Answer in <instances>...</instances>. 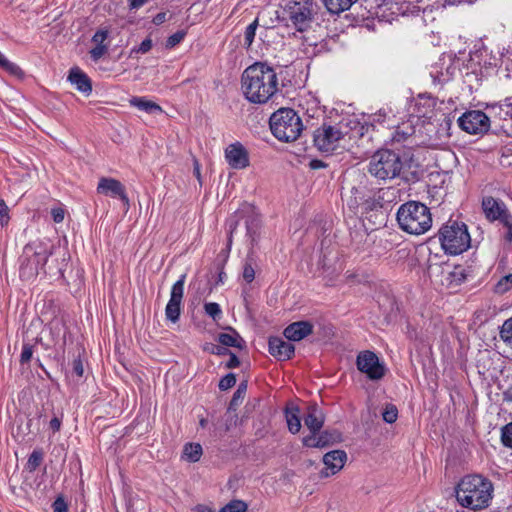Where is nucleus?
<instances>
[{"mask_svg": "<svg viewBox=\"0 0 512 512\" xmlns=\"http://www.w3.org/2000/svg\"><path fill=\"white\" fill-rule=\"evenodd\" d=\"M218 341L226 347H235L238 349H244L246 347L243 338L233 329L228 333L219 334Z\"/></svg>", "mask_w": 512, "mask_h": 512, "instance_id": "25", "label": "nucleus"}, {"mask_svg": "<svg viewBox=\"0 0 512 512\" xmlns=\"http://www.w3.org/2000/svg\"><path fill=\"white\" fill-rule=\"evenodd\" d=\"M397 221L403 231L412 235H422L432 226L429 208L417 201L402 204L397 211Z\"/></svg>", "mask_w": 512, "mask_h": 512, "instance_id": "3", "label": "nucleus"}, {"mask_svg": "<svg viewBox=\"0 0 512 512\" xmlns=\"http://www.w3.org/2000/svg\"><path fill=\"white\" fill-rule=\"evenodd\" d=\"M403 168L401 157L394 151L382 149L376 151L369 162V172L380 180H391L399 176Z\"/></svg>", "mask_w": 512, "mask_h": 512, "instance_id": "6", "label": "nucleus"}, {"mask_svg": "<svg viewBox=\"0 0 512 512\" xmlns=\"http://www.w3.org/2000/svg\"><path fill=\"white\" fill-rule=\"evenodd\" d=\"M498 388L502 390L503 400L507 403H512V383L509 384L506 388L499 383Z\"/></svg>", "mask_w": 512, "mask_h": 512, "instance_id": "50", "label": "nucleus"}, {"mask_svg": "<svg viewBox=\"0 0 512 512\" xmlns=\"http://www.w3.org/2000/svg\"><path fill=\"white\" fill-rule=\"evenodd\" d=\"M503 282H505V283H510V284H511V286H512V273H511V274H509V275H507V276H505V277H504V278L499 282V285H502V284H503Z\"/></svg>", "mask_w": 512, "mask_h": 512, "instance_id": "63", "label": "nucleus"}, {"mask_svg": "<svg viewBox=\"0 0 512 512\" xmlns=\"http://www.w3.org/2000/svg\"><path fill=\"white\" fill-rule=\"evenodd\" d=\"M501 441L504 446L512 448V422L502 428Z\"/></svg>", "mask_w": 512, "mask_h": 512, "instance_id": "39", "label": "nucleus"}, {"mask_svg": "<svg viewBox=\"0 0 512 512\" xmlns=\"http://www.w3.org/2000/svg\"><path fill=\"white\" fill-rule=\"evenodd\" d=\"M289 20L298 31H304L311 19V10L308 3L294 2L288 4Z\"/></svg>", "mask_w": 512, "mask_h": 512, "instance_id": "13", "label": "nucleus"}, {"mask_svg": "<svg viewBox=\"0 0 512 512\" xmlns=\"http://www.w3.org/2000/svg\"><path fill=\"white\" fill-rule=\"evenodd\" d=\"M439 241L445 253L459 255L471 245V237L464 223L449 221L438 233Z\"/></svg>", "mask_w": 512, "mask_h": 512, "instance_id": "5", "label": "nucleus"}, {"mask_svg": "<svg viewBox=\"0 0 512 512\" xmlns=\"http://www.w3.org/2000/svg\"><path fill=\"white\" fill-rule=\"evenodd\" d=\"M129 104L132 107L137 108L140 111L146 112L148 114H161L163 113V109L160 105H158L156 102L149 100L146 97H132L129 100Z\"/></svg>", "mask_w": 512, "mask_h": 512, "instance_id": "23", "label": "nucleus"}, {"mask_svg": "<svg viewBox=\"0 0 512 512\" xmlns=\"http://www.w3.org/2000/svg\"><path fill=\"white\" fill-rule=\"evenodd\" d=\"M241 91L252 104H265L279 92V80L273 67L263 62L248 66L241 76Z\"/></svg>", "mask_w": 512, "mask_h": 512, "instance_id": "1", "label": "nucleus"}, {"mask_svg": "<svg viewBox=\"0 0 512 512\" xmlns=\"http://www.w3.org/2000/svg\"><path fill=\"white\" fill-rule=\"evenodd\" d=\"M183 455L189 462H197L202 455V447L198 443H188L184 446Z\"/></svg>", "mask_w": 512, "mask_h": 512, "instance_id": "30", "label": "nucleus"}, {"mask_svg": "<svg viewBox=\"0 0 512 512\" xmlns=\"http://www.w3.org/2000/svg\"><path fill=\"white\" fill-rule=\"evenodd\" d=\"M450 4L472 3L474 0H447Z\"/></svg>", "mask_w": 512, "mask_h": 512, "instance_id": "64", "label": "nucleus"}, {"mask_svg": "<svg viewBox=\"0 0 512 512\" xmlns=\"http://www.w3.org/2000/svg\"><path fill=\"white\" fill-rule=\"evenodd\" d=\"M357 0H324L327 9L334 14L348 10Z\"/></svg>", "mask_w": 512, "mask_h": 512, "instance_id": "28", "label": "nucleus"}, {"mask_svg": "<svg viewBox=\"0 0 512 512\" xmlns=\"http://www.w3.org/2000/svg\"><path fill=\"white\" fill-rule=\"evenodd\" d=\"M247 505L241 500H232L226 504L219 512H245Z\"/></svg>", "mask_w": 512, "mask_h": 512, "instance_id": "35", "label": "nucleus"}, {"mask_svg": "<svg viewBox=\"0 0 512 512\" xmlns=\"http://www.w3.org/2000/svg\"><path fill=\"white\" fill-rule=\"evenodd\" d=\"M53 512H68L67 504L62 497H58L54 501Z\"/></svg>", "mask_w": 512, "mask_h": 512, "instance_id": "51", "label": "nucleus"}, {"mask_svg": "<svg viewBox=\"0 0 512 512\" xmlns=\"http://www.w3.org/2000/svg\"><path fill=\"white\" fill-rule=\"evenodd\" d=\"M312 328L308 321H298L288 325L283 334L290 341H300L312 333Z\"/></svg>", "mask_w": 512, "mask_h": 512, "instance_id": "19", "label": "nucleus"}, {"mask_svg": "<svg viewBox=\"0 0 512 512\" xmlns=\"http://www.w3.org/2000/svg\"><path fill=\"white\" fill-rule=\"evenodd\" d=\"M33 355V347L30 344H24L20 355V362L22 364L28 363Z\"/></svg>", "mask_w": 512, "mask_h": 512, "instance_id": "46", "label": "nucleus"}, {"mask_svg": "<svg viewBox=\"0 0 512 512\" xmlns=\"http://www.w3.org/2000/svg\"><path fill=\"white\" fill-rule=\"evenodd\" d=\"M246 225V235L251 241V243H255L259 236L260 230V220L257 216L251 215L245 220Z\"/></svg>", "mask_w": 512, "mask_h": 512, "instance_id": "27", "label": "nucleus"}, {"mask_svg": "<svg viewBox=\"0 0 512 512\" xmlns=\"http://www.w3.org/2000/svg\"><path fill=\"white\" fill-rule=\"evenodd\" d=\"M73 372L78 376L82 377L84 373V367L81 359H75L73 361Z\"/></svg>", "mask_w": 512, "mask_h": 512, "instance_id": "53", "label": "nucleus"}, {"mask_svg": "<svg viewBox=\"0 0 512 512\" xmlns=\"http://www.w3.org/2000/svg\"><path fill=\"white\" fill-rule=\"evenodd\" d=\"M437 271L441 272L440 282L447 288H454L462 284L467 277L466 270L464 267L458 265L451 268L450 266L430 265L429 274L430 276L435 275Z\"/></svg>", "mask_w": 512, "mask_h": 512, "instance_id": "11", "label": "nucleus"}, {"mask_svg": "<svg viewBox=\"0 0 512 512\" xmlns=\"http://www.w3.org/2000/svg\"><path fill=\"white\" fill-rule=\"evenodd\" d=\"M184 38V33L183 32H177L173 35H171L168 40H167V45L168 46H175L176 44L180 43Z\"/></svg>", "mask_w": 512, "mask_h": 512, "instance_id": "52", "label": "nucleus"}, {"mask_svg": "<svg viewBox=\"0 0 512 512\" xmlns=\"http://www.w3.org/2000/svg\"><path fill=\"white\" fill-rule=\"evenodd\" d=\"M213 352L218 355L229 354V351L226 348H222V347H216V351H213Z\"/></svg>", "mask_w": 512, "mask_h": 512, "instance_id": "61", "label": "nucleus"}, {"mask_svg": "<svg viewBox=\"0 0 512 512\" xmlns=\"http://www.w3.org/2000/svg\"><path fill=\"white\" fill-rule=\"evenodd\" d=\"M257 26H258V21L257 20H254L252 23H250L246 29H245V33H244V44L247 46V47H250L254 41V38H255V34H256V29H257Z\"/></svg>", "mask_w": 512, "mask_h": 512, "instance_id": "36", "label": "nucleus"}, {"mask_svg": "<svg viewBox=\"0 0 512 512\" xmlns=\"http://www.w3.org/2000/svg\"><path fill=\"white\" fill-rule=\"evenodd\" d=\"M332 440V436L328 432H311L310 435L305 436L302 440L303 445L311 448H323Z\"/></svg>", "mask_w": 512, "mask_h": 512, "instance_id": "24", "label": "nucleus"}, {"mask_svg": "<svg viewBox=\"0 0 512 512\" xmlns=\"http://www.w3.org/2000/svg\"><path fill=\"white\" fill-rule=\"evenodd\" d=\"M347 454L343 450H333L323 456L325 468L321 471L322 477H330L337 474L344 467Z\"/></svg>", "mask_w": 512, "mask_h": 512, "instance_id": "15", "label": "nucleus"}, {"mask_svg": "<svg viewBox=\"0 0 512 512\" xmlns=\"http://www.w3.org/2000/svg\"><path fill=\"white\" fill-rule=\"evenodd\" d=\"M418 117H431L434 108V101L430 97H421L415 104Z\"/></svg>", "mask_w": 512, "mask_h": 512, "instance_id": "29", "label": "nucleus"}, {"mask_svg": "<svg viewBox=\"0 0 512 512\" xmlns=\"http://www.w3.org/2000/svg\"><path fill=\"white\" fill-rule=\"evenodd\" d=\"M49 426L54 432L59 431L61 428V419H59L58 417L52 418L49 423Z\"/></svg>", "mask_w": 512, "mask_h": 512, "instance_id": "55", "label": "nucleus"}, {"mask_svg": "<svg viewBox=\"0 0 512 512\" xmlns=\"http://www.w3.org/2000/svg\"><path fill=\"white\" fill-rule=\"evenodd\" d=\"M69 82L76 87L78 91L89 95L92 91V84L89 77L78 67L72 68L68 75Z\"/></svg>", "mask_w": 512, "mask_h": 512, "instance_id": "21", "label": "nucleus"}, {"mask_svg": "<svg viewBox=\"0 0 512 512\" xmlns=\"http://www.w3.org/2000/svg\"><path fill=\"white\" fill-rule=\"evenodd\" d=\"M225 159L233 169H244L249 165L248 153L239 142L230 144L225 149Z\"/></svg>", "mask_w": 512, "mask_h": 512, "instance_id": "16", "label": "nucleus"}, {"mask_svg": "<svg viewBox=\"0 0 512 512\" xmlns=\"http://www.w3.org/2000/svg\"><path fill=\"white\" fill-rule=\"evenodd\" d=\"M311 167L314 168V169H317V168L324 167V164L321 161H319V160H313L311 162Z\"/></svg>", "mask_w": 512, "mask_h": 512, "instance_id": "62", "label": "nucleus"}, {"mask_svg": "<svg viewBox=\"0 0 512 512\" xmlns=\"http://www.w3.org/2000/svg\"><path fill=\"white\" fill-rule=\"evenodd\" d=\"M493 493V483L481 474L465 475L455 486L457 503L473 511L488 508L492 502Z\"/></svg>", "mask_w": 512, "mask_h": 512, "instance_id": "2", "label": "nucleus"}, {"mask_svg": "<svg viewBox=\"0 0 512 512\" xmlns=\"http://www.w3.org/2000/svg\"><path fill=\"white\" fill-rule=\"evenodd\" d=\"M108 37V30L101 29L98 30L92 37V42L95 44V46L99 45H105L104 42Z\"/></svg>", "mask_w": 512, "mask_h": 512, "instance_id": "45", "label": "nucleus"}, {"mask_svg": "<svg viewBox=\"0 0 512 512\" xmlns=\"http://www.w3.org/2000/svg\"><path fill=\"white\" fill-rule=\"evenodd\" d=\"M51 215L55 223H61L65 218V210L61 207H55L51 210Z\"/></svg>", "mask_w": 512, "mask_h": 512, "instance_id": "49", "label": "nucleus"}, {"mask_svg": "<svg viewBox=\"0 0 512 512\" xmlns=\"http://www.w3.org/2000/svg\"><path fill=\"white\" fill-rule=\"evenodd\" d=\"M459 127L469 134L485 133L490 128L489 117L480 110L467 111L458 118Z\"/></svg>", "mask_w": 512, "mask_h": 512, "instance_id": "9", "label": "nucleus"}, {"mask_svg": "<svg viewBox=\"0 0 512 512\" xmlns=\"http://www.w3.org/2000/svg\"><path fill=\"white\" fill-rule=\"evenodd\" d=\"M492 109H498L499 114L504 118L512 119V97H507L502 103L493 105Z\"/></svg>", "mask_w": 512, "mask_h": 512, "instance_id": "34", "label": "nucleus"}, {"mask_svg": "<svg viewBox=\"0 0 512 512\" xmlns=\"http://www.w3.org/2000/svg\"><path fill=\"white\" fill-rule=\"evenodd\" d=\"M228 355L230 356V358L226 364V367L229 369L238 367L240 365L238 357L232 352H229Z\"/></svg>", "mask_w": 512, "mask_h": 512, "instance_id": "54", "label": "nucleus"}, {"mask_svg": "<svg viewBox=\"0 0 512 512\" xmlns=\"http://www.w3.org/2000/svg\"><path fill=\"white\" fill-rule=\"evenodd\" d=\"M482 207L486 217L491 221H501L504 216L509 215L505 206L492 197L484 198L482 201Z\"/></svg>", "mask_w": 512, "mask_h": 512, "instance_id": "20", "label": "nucleus"}, {"mask_svg": "<svg viewBox=\"0 0 512 512\" xmlns=\"http://www.w3.org/2000/svg\"><path fill=\"white\" fill-rule=\"evenodd\" d=\"M152 48V41L151 39L147 38L143 40L139 46L133 47L130 51V56H132L134 53H141L145 54Z\"/></svg>", "mask_w": 512, "mask_h": 512, "instance_id": "43", "label": "nucleus"}, {"mask_svg": "<svg viewBox=\"0 0 512 512\" xmlns=\"http://www.w3.org/2000/svg\"><path fill=\"white\" fill-rule=\"evenodd\" d=\"M10 220L9 208L3 199H0V225L5 227Z\"/></svg>", "mask_w": 512, "mask_h": 512, "instance_id": "41", "label": "nucleus"}, {"mask_svg": "<svg viewBox=\"0 0 512 512\" xmlns=\"http://www.w3.org/2000/svg\"><path fill=\"white\" fill-rule=\"evenodd\" d=\"M97 192L111 197H119L126 204L129 202L124 186L114 178H101L98 182Z\"/></svg>", "mask_w": 512, "mask_h": 512, "instance_id": "17", "label": "nucleus"}, {"mask_svg": "<svg viewBox=\"0 0 512 512\" xmlns=\"http://www.w3.org/2000/svg\"><path fill=\"white\" fill-rule=\"evenodd\" d=\"M245 389H246L245 385H240L238 387L237 391L234 393V396H233V399L231 402L232 404L236 403L237 400L242 397V394L245 392Z\"/></svg>", "mask_w": 512, "mask_h": 512, "instance_id": "56", "label": "nucleus"}, {"mask_svg": "<svg viewBox=\"0 0 512 512\" xmlns=\"http://www.w3.org/2000/svg\"><path fill=\"white\" fill-rule=\"evenodd\" d=\"M43 455L40 451H33L28 458L27 466L30 471L36 470V468L40 465L42 461Z\"/></svg>", "mask_w": 512, "mask_h": 512, "instance_id": "40", "label": "nucleus"}, {"mask_svg": "<svg viewBox=\"0 0 512 512\" xmlns=\"http://www.w3.org/2000/svg\"><path fill=\"white\" fill-rule=\"evenodd\" d=\"M107 51H108L107 45L95 46L94 48H92L90 50V56L95 62H97L107 53Z\"/></svg>", "mask_w": 512, "mask_h": 512, "instance_id": "44", "label": "nucleus"}, {"mask_svg": "<svg viewBox=\"0 0 512 512\" xmlns=\"http://www.w3.org/2000/svg\"><path fill=\"white\" fill-rule=\"evenodd\" d=\"M243 278L247 283H251L255 278V271L252 265L246 263L243 268Z\"/></svg>", "mask_w": 512, "mask_h": 512, "instance_id": "48", "label": "nucleus"}, {"mask_svg": "<svg viewBox=\"0 0 512 512\" xmlns=\"http://www.w3.org/2000/svg\"><path fill=\"white\" fill-rule=\"evenodd\" d=\"M236 384V376L233 373L225 375L219 382L221 390H227Z\"/></svg>", "mask_w": 512, "mask_h": 512, "instance_id": "42", "label": "nucleus"}, {"mask_svg": "<svg viewBox=\"0 0 512 512\" xmlns=\"http://www.w3.org/2000/svg\"><path fill=\"white\" fill-rule=\"evenodd\" d=\"M512 61V46H509L506 53L502 54V63Z\"/></svg>", "mask_w": 512, "mask_h": 512, "instance_id": "58", "label": "nucleus"}, {"mask_svg": "<svg viewBox=\"0 0 512 512\" xmlns=\"http://www.w3.org/2000/svg\"><path fill=\"white\" fill-rule=\"evenodd\" d=\"M50 249L41 242H33L24 247L20 264V276L30 280L43 270L49 256Z\"/></svg>", "mask_w": 512, "mask_h": 512, "instance_id": "7", "label": "nucleus"}, {"mask_svg": "<svg viewBox=\"0 0 512 512\" xmlns=\"http://www.w3.org/2000/svg\"><path fill=\"white\" fill-rule=\"evenodd\" d=\"M356 365L358 370L366 374L371 380H379L385 374L384 365L380 362L378 356L369 350L362 351L358 354Z\"/></svg>", "mask_w": 512, "mask_h": 512, "instance_id": "10", "label": "nucleus"}, {"mask_svg": "<svg viewBox=\"0 0 512 512\" xmlns=\"http://www.w3.org/2000/svg\"><path fill=\"white\" fill-rule=\"evenodd\" d=\"M501 222L507 229L505 238L507 241L511 242L512 241V216L510 214L507 216H504V218L501 220Z\"/></svg>", "mask_w": 512, "mask_h": 512, "instance_id": "47", "label": "nucleus"}, {"mask_svg": "<svg viewBox=\"0 0 512 512\" xmlns=\"http://www.w3.org/2000/svg\"><path fill=\"white\" fill-rule=\"evenodd\" d=\"M345 133L336 126L323 125L314 133V144L322 152L334 151Z\"/></svg>", "mask_w": 512, "mask_h": 512, "instance_id": "8", "label": "nucleus"}, {"mask_svg": "<svg viewBox=\"0 0 512 512\" xmlns=\"http://www.w3.org/2000/svg\"><path fill=\"white\" fill-rule=\"evenodd\" d=\"M500 338L507 346L512 348V317L502 324Z\"/></svg>", "mask_w": 512, "mask_h": 512, "instance_id": "32", "label": "nucleus"}, {"mask_svg": "<svg viewBox=\"0 0 512 512\" xmlns=\"http://www.w3.org/2000/svg\"><path fill=\"white\" fill-rule=\"evenodd\" d=\"M272 134L280 141L293 142L303 130L302 120L291 108H280L270 117Z\"/></svg>", "mask_w": 512, "mask_h": 512, "instance_id": "4", "label": "nucleus"}, {"mask_svg": "<svg viewBox=\"0 0 512 512\" xmlns=\"http://www.w3.org/2000/svg\"><path fill=\"white\" fill-rule=\"evenodd\" d=\"M285 417H286L288 430L292 434H297L301 429L299 408L296 406L287 407L285 410Z\"/></svg>", "mask_w": 512, "mask_h": 512, "instance_id": "26", "label": "nucleus"}, {"mask_svg": "<svg viewBox=\"0 0 512 512\" xmlns=\"http://www.w3.org/2000/svg\"><path fill=\"white\" fill-rule=\"evenodd\" d=\"M194 174H195L196 178L198 179L199 183H201L200 166L197 161L194 162Z\"/></svg>", "mask_w": 512, "mask_h": 512, "instance_id": "59", "label": "nucleus"}, {"mask_svg": "<svg viewBox=\"0 0 512 512\" xmlns=\"http://www.w3.org/2000/svg\"><path fill=\"white\" fill-rule=\"evenodd\" d=\"M268 345L269 353L278 360H288L295 352L294 345L280 337H270Z\"/></svg>", "mask_w": 512, "mask_h": 512, "instance_id": "18", "label": "nucleus"}, {"mask_svg": "<svg viewBox=\"0 0 512 512\" xmlns=\"http://www.w3.org/2000/svg\"><path fill=\"white\" fill-rule=\"evenodd\" d=\"M458 69L457 61L451 55H447L440 58L430 74L434 81L444 83L452 79Z\"/></svg>", "mask_w": 512, "mask_h": 512, "instance_id": "14", "label": "nucleus"}, {"mask_svg": "<svg viewBox=\"0 0 512 512\" xmlns=\"http://www.w3.org/2000/svg\"><path fill=\"white\" fill-rule=\"evenodd\" d=\"M0 68L7 71L12 75H20L22 74L21 68L15 63L9 61L6 56L0 51Z\"/></svg>", "mask_w": 512, "mask_h": 512, "instance_id": "33", "label": "nucleus"}, {"mask_svg": "<svg viewBox=\"0 0 512 512\" xmlns=\"http://www.w3.org/2000/svg\"><path fill=\"white\" fill-rule=\"evenodd\" d=\"M205 313L213 318L214 320L220 319L222 315V310L220 308V305L215 302H209L204 305Z\"/></svg>", "mask_w": 512, "mask_h": 512, "instance_id": "37", "label": "nucleus"}, {"mask_svg": "<svg viewBox=\"0 0 512 512\" xmlns=\"http://www.w3.org/2000/svg\"><path fill=\"white\" fill-rule=\"evenodd\" d=\"M398 418V410L394 405H387L383 412V420L386 423L392 424L396 422Z\"/></svg>", "mask_w": 512, "mask_h": 512, "instance_id": "38", "label": "nucleus"}, {"mask_svg": "<svg viewBox=\"0 0 512 512\" xmlns=\"http://www.w3.org/2000/svg\"><path fill=\"white\" fill-rule=\"evenodd\" d=\"M130 1V8L131 9H138L142 7L147 0H129Z\"/></svg>", "mask_w": 512, "mask_h": 512, "instance_id": "57", "label": "nucleus"}, {"mask_svg": "<svg viewBox=\"0 0 512 512\" xmlns=\"http://www.w3.org/2000/svg\"><path fill=\"white\" fill-rule=\"evenodd\" d=\"M386 113L383 110H379L377 113L370 115L368 120L362 124L359 134L363 136L365 132H368L369 127H374L375 124H382L385 121Z\"/></svg>", "mask_w": 512, "mask_h": 512, "instance_id": "31", "label": "nucleus"}, {"mask_svg": "<svg viewBox=\"0 0 512 512\" xmlns=\"http://www.w3.org/2000/svg\"><path fill=\"white\" fill-rule=\"evenodd\" d=\"M186 274H182L180 278L173 284L170 292V299L165 308V316L167 320L176 323L181 313V302L184 294Z\"/></svg>", "mask_w": 512, "mask_h": 512, "instance_id": "12", "label": "nucleus"}, {"mask_svg": "<svg viewBox=\"0 0 512 512\" xmlns=\"http://www.w3.org/2000/svg\"><path fill=\"white\" fill-rule=\"evenodd\" d=\"M304 423L310 432H320L324 424V414L316 404L308 407Z\"/></svg>", "mask_w": 512, "mask_h": 512, "instance_id": "22", "label": "nucleus"}, {"mask_svg": "<svg viewBox=\"0 0 512 512\" xmlns=\"http://www.w3.org/2000/svg\"><path fill=\"white\" fill-rule=\"evenodd\" d=\"M196 512H214L211 508L204 506V505H198L195 508Z\"/></svg>", "mask_w": 512, "mask_h": 512, "instance_id": "60", "label": "nucleus"}]
</instances>
